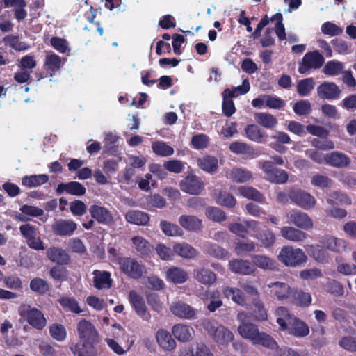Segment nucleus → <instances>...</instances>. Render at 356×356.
Instances as JSON below:
<instances>
[{"label":"nucleus","instance_id":"obj_47","mask_svg":"<svg viewBox=\"0 0 356 356\" xmlns=\"http://www.w3.org/2000/svg\"><path fill=\"white\" fill-rule=\"evenodd\" d=\"M237 191L239 195L246 198L252 199L260 202H262L264 200L263 195L253 187L239 186Z\"/></svg>","mask_w":356,"mask_h":356},{"label":"nucleus","instance_id":"obj_57","mask_svg":"<svg viewBox=\"0 0 356 356\" xmlns=\"http://www.w3.org/2000/svg\"><path fill=\"white\" fill-rule=\"evenodd\" d=\"M293 301L300 306L307 307L312 302V296L309 293L303 292L302 291H293Z\"/></svg>","mask_w":356,"mask_h":356},{"label":"nucleus","instance_id":"obj_5","mask_svg":"<svg viewBox=\"0 0 356 356\" xmlns=\"http://www.w3.org/2000/svg\"><path fill=\"white\" fill-rule=\"evenodd\" d=\"M118 264L124 274L133 279H140L145 272V266L131 257L119 258Z\"/></svg>","mask_w":356,"mask_h":356},{"label":"nucleus","instance_id":"obj_17","mask_svg":"<svg viewBox=\"0 0 356 356\" xmlns=\"http://www.w3.org/2000/svg\"><path fill=\"white\" fill-rule=\"evenodd\" d=\"M288 324L286 330L290 334L296 337H305L309 334V326L296 316Z\"/></svg>","mask_w":356,"mask_h":356},{"label":"nucleus","instance_id":"obj_38","mask_svg":"<svg viewBox=\"0 0 356 356\" xmlns=\"http://www.w3.org/2000/svg\"><path fill=\"white\" fill-rule=\"evenodd\" d=\"M350 159L344 154L334 152L328 154L327 164L337 168H344L349 165Z\"/></svg>","mask_w":356,"mask_h":356},{"label":"nucleus","instance_id":"obj_25","mask_svg":"<svg viewBox=\"0 0 356 356\" xmlns=\"http://www.w3.org/2000/svg\"><path fill=\"white\" fill-rule=\"evenodd\" d=\"M6 8L13 7L14 8L15 17L18 21L24 19L27 16L25 7L26 3L24 0H3Z\"/></svg>","mask_w":356,"mask_h":356},{"label":"nucleus","instance_id":"obj_29","mask_svg":"<svg viewBox=\"0 0 356 356\" xmlns=\"http://www.w3.org/2000/svg\"><path fill=\"white\" fill-rule=\"evenodd\" d=\"M229 268L235 273L249 275L254 272V268L251 264L245 260L234 259L229 262Z\"/></svg>","mask_w":356,"mask_h":356},{"label":"nucleus","instance_id":"obj_8","mask_svg":"<svg viewBox=\"0 0 356 356\" xmlns=\"http://www.w3.org/2000/svg\"><path fill=\"white\" fill-rule=\"evenodd\" d=\"M323 56L318 51L307 53L299 65L298 72L300 74H307L312 69H318L324 63Z\"/></svg>","mask_w":356,"mask_h":356},{"label":"nucleus","instance_id":"obj_24","mask_svg":"<svg viewBox=\"0 0 356 356\" xmlns=\"http://www.w3.org/2000/svg\"><path fill=\"white\" fill-rule=\"evenodd\" d=\"M48 259L54 263L63 265L69 263L70 257L68 253L58 247H51L47 250Z\"/></svg>","mask_w":356,"mask_h":356},{"label":"nucleus","instance_id":"obj_34","mask_svg":"<svg viewBox=\"0 0 356 356\" xmlns=\"http://www.w3.org/2000/svg\"><path fill=\"white\" fill-rule=\"evenodd\" d=\"M167 278L175 284H182L187 281L188 275L184 269L178 267L170 268L166 272Z\"/></svg>","mask_w":356,"mask_h":356},{"label":"nucleus","instance_id":"obj_33","mask_svg":"<svg viewBox=\"0 0 356 356\" xmlns=\"http://www.w3.org/2000/svg\"><path fill=\"white\" fill-rule=\"evenodd\" d=\"M125 219L127 222L132 224L145 225L149 222V217L147 213L143 211L132 210L125 214Z\"/></svg>","mask_w":356,"mask_h":356},{"label":"nucleus","instance_id":"obj_11","mask_svg":"<svg viewBox=\"0 0 356 356\" xmlns=\"http://www.w3.org/2000/svg\"><path fill=\"white\" fill-rule=\"evenodd\" d=\"M270 289V293L272 296L280 301H284L289 299L293 289L287 284L282 282L276 281L267 284Z\"/></svg>","mask_w":356,"mask_h":356},{"label":"nucleus","instance_id":"obj_10","mask_svg":"<svg viewBox=\"0 0 356 356\" xmlns=\"http://www.w3.org/2000/svg\"><path fill=\"white\" fill-rule=\"evenodd\" d=\"M287 222L298 228L308 230L313 228L314 223L312 218L302 211L292 209L286 215Z\"/></svg>","mask_w":356,"mask_h":356},{"label":"nucleus","instance_id":"obj_18","mask_svg":"<svg viewBox=\"0 0 356 356\" xmlns=\"http://www.w3.org/2000/svg\"><path fill=\"white\" fill-rule=\"evenodd\" d=\"M340 92V89L333 82H323L317 88L318 95L322 99H336L339 96Z\"/></svg>","mask_w":356,"mask_h":356},{"label":"nucleus","instance_id":"obj_16","mask_svg":"<svg viewBox=\"0 0 356 356\" xmlns=\"http://www.w3.org/2000/svg\"><path fill=\"white\" fill-rule=\"evenodd\" d=\"M172 332L175 337L181 342H188L193 339L195 335L194 329L191 326L184 323L174 325Z\"/></svg>","mask_w":356,"mask_h":356},{"label":"nucleus","instance_id":"obj_42","mask_svg":"<svg viewBox=\"0 0 356 356\" xmlns=\"http://www.w3.org/2000/svg\"><path fill=\"white\" fill-rule=\"evenodd\" d=\"M204 251L207 254L217 259H225L229 256L227 250L216 244L211 243L204 244Z\"/></svg>","mask_w":356,"mask_h":356},{"label":"nucleus","instance_id":"obj_26","mask_svg":"<svg viewBox=\"0 0 356 356\" xmlns=\"http://www.w3.org/2000/svg\"><path fill=\"white\" fill-rule=\"evenodd\" d=\"M321 242L325 248L334 252H342L347 246L346 241L332 236H325Z\"/></svg>","mask_w":356,"mask_h":356},{"label":"nucleus","instance_id":"obj_64","mask_svg":"<svg viewBox=\"0 0 356 356\" xmlns=\"http://www.w3.org/2000/svg\"><path fill=\"white\" fill-rule=\"evenodd\" d=\"M30 288L35 292L43 294L49 290V285L44 280L35 278L31 281Z\"/></svg>","mask_w":356,"mask_h":356},{"label":"nucleus","instance_id":"obj_40","mask_svg":"<svg viewBox=\"0 0 356 356\" xmlns=\"http://www.w3.org/2000/svg\"><path fill=\"white\" fill-rule=\"evenodd\" d=\"M255 248V243L250 240L238 241L235 243L234 251L236 255L244 257L254 251Z\"/></svg>","mask_w":356,"mask_h":356},{"label":"nucleus","instance_id":"obj_20","mask_svg":"<svg viewBox=\"0 0 356 356\" xmlns=\"http://www.w3.org/2000/svg\"><path fill=\"white\" fill-rule=\"evenodd\" d=\"M156 339L159 346L165 351H172L176 348V342L171 334L164 329L156 332Z\"/></svg>","mask_w":356,"mask_h":356},{"label":"nucleus","instance_id":"obj_46","mask_svg":"<svg viewBox=\"0 0 356 356\" xmlns=\"http://www.w3.org/2000/svg\"><path fill=\"white\" fill-rule=\"evenodd\" d=\"M224 296L232 299L234 302L243 305L245 303V299L243 291L237 288L225 287L223 289Z\"/></svg>","mask_w":356,"mask_h":356},{"label":"nucleus","instance_id":"obj_60","mask_svg":"<svg viewBox=\"0 0 356 356\" xmlns=\"http://www.w3.org/2000/svg\"><path fill=\"white\" fill-rule=\"evenodd\" d=\"M49 332L51 337L59 341L65 340L67 336L65 327L58 323L53 324L49 328Z\"/></svg>","mask_w":356,"mask_h":356},{"label":"nucleus","instance_id":"obj_62","mask_svg":"<svg viewBox=\"0 0 356 356\" xmlns=\"http://www.w3.org/2000/svg\"><path fill=\"white\" fill-rule=\"evenodd\" d=\"M321 29L323 33L330 36L339 35L343 32V29L341 27L330 22L323 23Z\"/></svg>","mask_w":356,"mask_h":356},{"label":"nucleus","instance_id":"obj_39","mask_svg":"<svg viewBox=\"0 0 356 356\" xmlns=\"http://www.w3.org/2000/svg\"><path fill=\"white\" fill-rule=\"evenodd\" d=\"M277 315V323H278L280 330H286L287 325L291 318H294L295 316L290 314L287 308L284 307H279L276 309Z\"/></svg>","mask_w":356,"mask_h":356},{"label":"nucleus","instance_id":"obj_1","mask_svg":"<svg viewBox=\"0 0 356 356\" xmlns=\"http://www.w3.org/2000/svg\"><path fill=\"white\" fill-rule=\"evenodd\" d=\"M246 314L240 312L237 315V319L241 322L238 327V332L243 339L250 341L254 345H261L269 348H275L277 343L268 334L260 332L258 327L248 322H245Z\"/></svg>","mask_w":356,"mask_h":356},{"label":"nucleus","instance_id":"obj_54","mask_svg":"<svg viewBox=\"0 0 356 356\" xmlns=\"http://www.w3.org/2000/svg\"><path fill=\"white\" fill-rule=\"evenodd\" d=\"M6 45H8L16 51H24L29 48V45L24 42L19 41L18 37L15 35H7L3 38Z\"/></svg>","mask_w":356,"mask_h":356},{"label":"nucleus","instance_id":"obj_7","mask_svg":"<svg viewBox=\"0 0 356 356\" xmlns=\"http://www.w3.org/2000/svg\"><path fill=\"white\" fill-rule=\"evenodd\" d=\"M228 229L235 236L245 238L250 232H256L259 229V222L254 220L235 221L229 224Z\"/></svg>","mask_w":356,"mask_h":356},{"label":"nucleus","instance_id":"obj_19","mask_svg":"<svg viewBox=\"0 0 356 356\" xmlns=\"http://www.w3.org/2000/svg\"><path fill=\"white\" fill-rule=\"evenodd\" d=\"M226 177L237 183H246L254 179L252 172L241 168H234L227 170Z\"/></svg>","mask_w":356,"mask_h":356},{"label":"nucleus","instance_id":"obj_63","mask_svg":"<svg viewBox=\"0 0 356 356\" xmlns=\"http://www.w3.org/2000/svg\"><path fill=\"white\" fill-rule=\"evenodd\" d=\"M205 214L209 219L216 222H222L226 219L225 212L217 207L207 208Z\"/></svg>","mask_w":356,"mask_h":356},{"label":"nucleus","instance_id":"obj_12","mask_svg":"<svg viewBox=\"0 0 356 356\" xmlns=\"http://www.w3.org/2000/svg\"><path fill=\"white\" fill-rule=\"evenodd\" d=\"M129 298L136 314L144 321H149L151 315L147 310V307L143 297L136 291L132 290L129 292Z\"/></svg>","mask_w":356,"mask_h":356},{"label":"nucleus","instance_id":"obj_35","mask_svg":"<svg viewBox=\"0 0 356 356\" xmlns=\"http://www.w3.org/2000/svg\"><path fill=\"white\" fill-rule=\"evenodd\" d=\"M93 341L83 342L71 348L75 356H97V351L92 344Z\"/></svg>","mask_w":356,"mask_h":356},{"label":"nucleus","instance_id":"obj_41","mask_svg":"<svg viewBox=\"0 0 356 356\" xmlns=\"http://www.w3.org/2000/svg\"><path fill=\"white\" fill-rule=\"evenodd\" d=\"M173 252L184 258H193L197 255L196 250L186 243L175 244Z\"/></svg>","mask_w":356,"mask_h":356},{"label":"nucleus","instance_id":"obj_36","mask_svg":"<svg viewBox=\"0 0 356 356\" xmlns=\"http://www.w3.org/2000/svg\"><path fill=\"white\" fill-rule=\"evenodd\" d=\"M305 248L308 254L317 261L321 263L327 261L329 254L321 245H307L305 246Z\"/></svg>","mask_w":356,"mask_h":356},{"label":"nucleus","instance_id":"obj_61","mask_svg":"<svg viewBox=\"0 0 356 356\" xmlns=\"http://www.w3.org/2000/svg\"><path fill=\"white\" fill-rule=\"evenodd\" d=\"M209 143V137L203 134L195 135L191 139V144L196 149H204L208 147Z\"/></svg>","mask_w":356,"mask_h":356},{"label":"nucleus","instance_id":"obj_51","mask_svg":"<svg viewBox=\"0 0 356 356\" xmlns=\"http://www.w3.org/2000/svg\"><path fill=\"white\" fill-rule=\"evenodd\" d=\"M160 226L163 232L167 236H181L183 234V231L175 224L162 220L160 222Z\"/></svg>","mask_w":356,"mask_h":356},{"label":"nucleus","instance_id":"obj_23","mask_svg":"<svg viewBox=\"0 0 356 356\" xmlns=\"http://www.w3.org/2000/svg\"><path fill=\"white\" fill-rule=\"evenodd\" d=\"M178 222L182 227L190 232H198L202 228V220L195 216L182 215Z\"/></svg>","mask_w":356,"mask_h":356},{"label":"nucleus","instance_id":"obj_32","mask_svg":"<svg viewBox=\"0 0 356 356\" xmlns=\"http://www.w3.org/2000/svg\"><path fill=\"white\" fill-rule=\"evenodd\" d=\"M272 139L275 141L272 142L270 146L275 149L276 152L280 153H284L286 151V147L282 146L280 143H289L291 142V138L289 136L282 131H276L271 136Z\"/></svg>","mask_w":356,"mask_h":356},{"label":"nucleus","instance_id":"obj_9","mask_svg":"<svg viewBox=\"0 0 356 356\" xmlns=\"http://www.w3.org/2000/svg\"><path fill=\"white\" fill-rule=\"evenodd\" d=\"M289 197L295 204L305 210L313 209L316 204V198L305 191H291L289 193Z\"/></svg>","mask_w":356,"mask_h":356},{"label":"nucleus","instance_id":"obj_30","mask_svg":"<svg viewBox=\"0 0 356 356\" xmlns=\"http://www.w3.org/2000/svg\"><path fill=\"white\" fill-rule=\"evenodd\" d=\"M94 286L97 289H109L112 286V279L111 273L108 271L95 270Z\"/></svg>","mask_w":356,"mask_h":356},{"label":"nucleus","instance_id":"obj_37","mask_svg":"<svg viewBox=\"0 0 356 356\" xmlns=\"http://www.w3.org/2000/svg\"><path fill=\"white\" fill-rule=\"evenodd\" d=\"M131 241L134 248L141 255H148L153 250V246L149 241L140 236H134Z\"/></svg>","mask_w":356,"mask_h":356},{"label":"nucleus","instance_id":"obj_2","mask_svg":"<svg viewBox=\"0 0 356 356\" xmlns=\"http://www.w3.org/2000/svg\"><path fill=\"white\" fill-rule=\"evenodd\" d=\"M204 329L218 344L227 346L234 336L227 327L212 321H206L203 323Z\"/></svg>","mask_w":356,"mask_h":356},{"label":"nucleus","instance_id":"obj_13","mask_svg":"<svg viewBox=\"0 0 356 356\" xmlns=\"http://www.w3.org/2000/svg\"><path fill=\"white\" fill-rule=\"evenodd\" d=\"M180 188L185 193L199 194L204 188L201 179L195 175H188L179 183Z\"/></svg>","mask_w":356,"mask_h":356},{"label":"nucleus","instance_id":"obj_15","mask_svg":"<svg viewBox=\"0 0 356 356\" xmlns=\"http://www.w3.org/2000/svg\"><path fill=\"white\" fill-rule=\"evenodd\" d=\"M77 224L72 220L60 219L52 226L54 234L60 236H72L77 229Z\"/></svg>","mask_w":356,"mask_h":356},{"label":"nucleus","instance_id":"obj_3","mask_svg":"<svg viewBox=\"0 0 356 356\" xmlns=\"http://www.w3.org/2000/svg\"><path fill=\"white\" fill-rule=\"evenodd\" d=\"M278 259L286 266L296 267L305 263L307 257L300 248L284 246L279 253Z\"/></svg>","mask_w":356,"mask_h":356},{"label":"nucleus","instance_id":"obj_6","mask_svg":"<svg viewBox=\"0 0 356 356\" xmlns=\"http://www.w3.org/2000/svg\"><path fill=\"white\" fill-rule=\"evenodd\" d=\"M19 313L22 318H26L29 323L33 327L41 330L47 323V321L42 313L29 305H22L19 309Z\"/></svg>","mask_w":356,"mask_h":356},{"label":"nucleus","instance_id":"obj_43","mask_svg":"<svg viewBox=\"0 0 356 356\" xmlns=\"http://www.w3.org/2000/svg\"><path fill=\"white\" fill-rule=\"evenodd\" d=\"M229 149L232 152L236 154H243L249 156H254L255 154L253 148L243 142H233L229 145Z\"/></svg>","mask_w":356,"mask_h":356},{"label":"nucleus","instance_id":"obj_21","mask_svg":"<svg viewBox=\"0 0 356 356\" xmlns=\"http://www.w3.org/2000/svg\"><path fill=\"white\" fill-rule=\"evenodd\" d=\"M170 310L174 315L181 318L191 319L195 316V309L183 302H174L170 307Z\"/></svg>","mask_w":356,"mask_h":356},{"label":"nucleus","instance_id":"obj_55","mask_svg":"<svg viewBox=\"0 0 356 356\" xmlns=\"http://www.w3.org/2000/svg\"><path fill=\"white\" fill-rule=\"evenodd\" d=\"M250 86L248 80L244 79L242 84L234 88L232 90L225 89L223 92L225 95H229V97H235L238 95L246 94L250 90Z\"/></svg>","mask_w":356,"mask_h":356},{"label":"nucleus","instance_id":"obj_31","mask_svg":"<svg viewBox=\"0 0 356 356\" xmlns=\"http://www.w3.org/2000/svg\"><path fill=\"white\" fill-rule=\"evenodd\" d=\"M194 277L200 283L211 285L216 282V275L210 269L201 268L195 270Z\"/></svg>","mask_w":356,"mask_h":356},{"label":"nucleus","instance_id":"obj_44","mask_svg":"<svg viewBox=\"0 0 356 356\" xmlns=\"http://www.w3.org/2000/svg\"><path fill=\"white\" fill-rule=\"evenodd\" d=\"M49 177L47 175H38L24 176L22 178V184L29 188L37 187L47 183Z\"/></svg>","mask_w":356,"mask_h":356},{"label":"nucleus","instance_id":"obj_4","mask_svg":"<svg viewBox=\"0 0 356 356\" xmlns=\"http://www.w3.org/2000/svg\"><path fill=\"white\" fill-rule=\"evenodd\" d=\"M259 166L264 174V178L268 181L282 184L288 181V173L284 170L275 168L272 161L267 160L260 161Z\"/></svg>","mask_w":356,"mask_h":356},{"label":"nucleus","instance_id":"obj_53","mask_svg":"<svg viewBox=\"0 0 356 356\" xmlns=\"http://www.w3.org/2000/svg\"><path fill=\"white\" fill-rule=\"evenodd\" d=\"M343 68L344 65L342 63L337 60H331L325 64L323 72L329 76H337L343 71Z\"/></svg>","mask_w":356,"mask_h":356},{"label":"nucleus","instance_id":"obj_27","mask_svg":"<svg viewBox=\"0 0 356 356\" xmlns=\"http://www.w3.org/2000/svg\"><path fill=\"white\" fill-rule=\"evenodd\" d=\"M280 234L285 239L293 242H301L307 239V234L293 227H283L280 229Z\"/></svg>","mask_w":356,"mask_h":356},{"label":"nucleus","instance_id":"obj_22","mask_svg":"<svg viewBox=\"0 0 356 356\" xmlns=\"http://www.w3.org/2000/svg\"><path fill=\"white\" fill-rule=\"evenodd\" d=\"M90 213L99 223L108 225L113 222V215L104 207L93 205L90 208Z\"/></svg>","mask_w":356,"mask_h":356},{"label":"nucleus","instance_id":"obj_28","mask_svg":"<svg viewBox=\"0 0 356 356\" xmlns=\"http://www.w3.org/2000/svg\"><path fill=\"white\" fill-rule=\"evenodd\" d=\"M198 167L202 170L214 174L218 169V161L215 156L207 155L199 158L197 161Z\"/></svg>","mask_w":356,"mask_h":356},{"label":"nucleus","instance_id":"obj_50","mask_svg":"<svg viewBox=\"0 0 356 356\" xmlns=\"http://www.w3.org/2000/svg\"><path fill=\"white\" fill-rule=\"evenodd\" d=\"M152 148L156 154L161 156H168L174 153V149L163 141L154 142Z\"/></svg>","mask_w":356,"mask_h":356},{"label":"nucleus","instance_id":"obj_56","mask_svg":"<svg viewBox=\"0 0 356 356\" xmlns=\"http://www.w3.org/2000/svg\"><path fill=\"white\" fill-rule=\"evenodd\" d=\"M245 132L248 138L251 140L262 143L264 134L258 126L255 124L249 125L245 129Z\"/></svg>","mask_w":356,"mask_h":356},{"label":"nucleus","instance_id":"obj_52","mask_svg":"<svg viewBox=\"0 0 356 356\" xmlns=\"http://www.w3.org/2000/svg\"><path fill=\"white\" fill-rule=\"evenodd\" d=\"M252 262L255 266L264 270H273L275 268V261L263 255H255L252 258Z\"/></svg>","mask_w":356,"mask_h":356},{"label":"nucleus","instance_id":"obj_49","mask_svg":"<svg viewBox=\"0 0 356 356\" xmlns=\"http://www.w3.org/2000/svg\"><path fill=\"white\" fill-rule=\"evenodd\" d=\"M327 202L330 205L341 204V205H350L352 203L351 199L346 195L340 191L333 192Z\"/></svg>","mask_w":356,"mask_h":356},{"label":"nucleus","instance_id":"obj_45","mask_svg":"<svg viewBox=\"0 0 356 356\" xmlns=\"http://www.w3.org/2000/svg\"><path fill=\"white\" fill-rule=\"evenodd\" d=\"M254 119L261 126L268 129L273 128L277 124V119L273 115L266 113H255Z\"/></svg>","mask_w":356,"mask_h":356},{"label":"nucleus","instance_id":"obj_58","mask_svg":"<svg viewBox=\"0 0 356 356\" xmlns=\"http://www.w3.org/2000/svg\"><path fill=\"white\" fill-rule=\"evenodd\" d=\"M50 44L56 51L61 54L70 51L69 42L65 38L53 37L50 40Z\"/></svg>","mask_w":356,"mask_h":356},{"label":"nucleus","instance_id":"obj_59","mask_svg":"<svg viewBox=\"0 0 356 356\" xmlns=\"http://www.w3.org/2000/svg\"><path fill=\"white\" fill-rule=\"evenodd\" d=\"M59 302L63 307L74 313L79 314L82 312L77 301L73 298L63 297L59 300Z\"/></svg>","mask_w":356,"mask_h":356},{"label":"nucleus","instance_id":"obj_48","mask_svg":"<svg viewBox=\"0 0 356 356\" xmlns=\"http://www.w3.org/2000/svg\"><path fill=\"white\" fill-rule=\"evenodd\" d=\"M44 65L49 70H58L63 65L62 59L58 55L54 53L47 54L44 59Z\"/></svg>","mask_w":356,"mask_h":356},{"label":"nucleus","instance_id":"obj_14","mask_svg":"<svg viewBox=\"0 0 356 356\" xmlns=\"http://www.w3.org/2000/svg\"><path fill=\"white\" fill-rule=\"evenodd\" d=\"M77 330L83 342L94 341L97 337V332L94 325L85 319L78 323Z\"/></svg>","mask_w":356,"mask_h":356}]
</instances>
